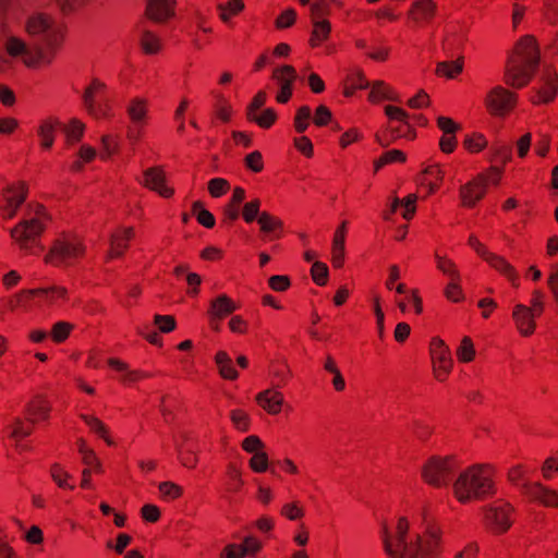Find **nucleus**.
<instances>
[{
	"label": "nucleus",
	"mask_w": 558,
	"mask_h": 558,
	"mask_svg": "<svg viewBox=\"0 0 558 558\" xmlns=\"http://www.w3.org/2000/svg\"><path fill=\"white\" fill-rule=\"evenodd\" d=\"M408 531L409 522L404 517L399 518L393 533L384 527L385 550L391 558H438L441 555L442 532L439 526L428 525L423 534L410 543L407 542Z\"/></svg>",
	"instance_id": "obj_1"
},
{
	"label": "nucleus",
	"mask_w": 558,
	"mask_h": 558,
	"mask_svg": "<svg viewBox=\"0 0 558 558\" xmlns=\"http://www.w3.org/2000/svg\"><path fill=\"white\" fill-rule=\"evenodd\" d=\"M62 46L61 37H8L0 47V73L11 66L13 60L26 68L38 70L49 66Z\"/></svg>",
	"instance_id": "obj_2"
},
{
	"label": "nucleus",
	"mask_w": 558,
	"mask_h": 558,
	"mask_svg": "<svg viewBox=\"0 0 558 558\" xmlns=\"http://www.w3.org/2000/svg\"><path fill=\"white\" fill-rule=\"evenodd\" d=\"M494 464L482 463L461 472L452 485L453 496L460 504L482 501L496 495Z\"/></svg>",
	"instance_id": "obj_3"
},
{
	"label": "nucleus",
	"mask_w": 558,
	"mask_h": 558,
	"mask_svg": "<svg viewBox=\"0 0 558 558\" xmlns=\"http://www.w3.org/2000/svg\"><path fill=\"white\" fill-rule=\"evenodd\" d=\"M539 60L541 51L535 37H521L508 58L505 83L518 89L525 87L534 77Z\"/></svg>",
	"instance_id": "obj_4"
},
{
	"label": "nucleus",
	"mask_w": 558,
	"mask_h": 558,
	"mask_svg": "<svg viewBox=\"0 0 558 558\" xmlns=\"http://www.w3.org/2000/svg\"><path fill=\"white\" fill-rule=\"evenodd\" d=\"M32 213L11 230L12 239L20 248L29 254H39L43 246L39 245V238L43 234L49 217L46 208L40 204L31 205Z\"/></svg>",
	"instance_id": "obj_5"
},
{
	"label": "nucleus",
	"mask_w": 558,
	"mask_h": 558,
	"mask_svg": "<svg viewBox=\"0 0 558 558\" xmlns=\"http://www.w3.org/2000/svg\"><path fill=\"white\" fill-rule=\"evenodd\" d=\"M85 255V246L80 236L73 233L60 234L45 256V263L54 267H69Z\"/></svg>",
	"instance_id": "obj_6"
},
{
	"label": "nucleus",
	"mask_w": 558,
	"mask_h": 558,
	"mask_svg": "<svg viewBox=\"0 0 558 558\" xmlns=\"http://www.w3.org/2000/svg\"><path fill=\"white\" fill-rule=\"evenodd\" d=\"M385 113L389 118V125L386 130L376 133V142L383 146H389L398 138L414 140L415 130L409 123V114L402 108L388 105Z\"/></svg>",
	"instance_id": "obj_7"
},
{
	"label": "nucleus",
	"mask_w": 558,
	"mask_h": 558,
	"mask_svg": "<svg viewBox=\"0 0 558 558\" xmlns=\"http://www.w3.org/2000/svg\"><path fill=\"white\" fill-rule=\"evenodd\" d=\"M459 463L453 456H433L422 466L421 476L424 483L435 488L447 486L453 478Z\"/></svg>",
	"instance_id": "obj_8"
},
{
	"label": "nucleus",
	"mask_w": 558,
	"mask_h": 558,
	"mask_svg": "<svg viewBox=\"0 0 558 558\" xmlns=\"http://www.w3.org/2000/svg\"><path fill=\"white\" fill-rule=\"evenodd\" d=\"M107 85L99 78H93L83 93V106L95 119L111 116V105L107 99Z\"/></svg>",
	"instance_id": "obj_9"
},
{
	"label": "nucleus",
	"mask_w": 558,
	"mask_h": 558,
	"mask_svg": "<svg viewBox=\"0 0 558 558\" xmlns=\"http://www.w3.org/2000/svg\"><path fill=\"white\" fill-rule=\"evenodd\" d=\"M513 512L510 502L498 499L484 507V525L494 534H504L513 523Z\"/></svg>",
	"instance_id": "obj_10"
},
{
	"label": "nucleus",
	"mask_w": 558,
	"mask_h": 558,
	"mask_svg": "<svg viewBox=\"0 0 558 558\" xmlns=\"http://www.w3.org/2000/svg\"><path fill=\"white\" fill-rule=\"evenodd\" d=\"M537 86L531 90L530 101L535 105H547L558 94V73L551 65H545L538 77Z\"/></svg>",
	"instance_id": "obj_11"
},
{
	"label": "nucleus",
	"mask_w": 558,
	"mask_h": 558,
	"mask_svg": "<svg viewBox=\"0 0 558 558\" xmlns=\"http://www.w3.org/2000/svg\"><path fill=\"white\" fill-rule=\"evenodd\" d=\"M429 353L433 363L434 376L438 381H445L452 369V359L449 348L444 340L434 337L430 340Z\"/></svg>",
	"instance_id": "obj_12"
},
{
	"label": "nucleus",
	"mask_w": 558,
	"mask_h": 558,
	"mask_svg": "<svg viewBox=\"0 0 558 558\" xmlns=\"http://www.w3.org/2000/svg\"><path fill=\"white\" fill-rule=\"evenodd\" d=\"M518 95L502 86H495L485 98L488 112L495 117L508 114L517 105Z\"/></svg>",
	"instance_id": "obj_13"
},
{
	"label": "nucleus",
	"mask_w": 558,
	"mask_h": 558,
	"mask_svg": "<svg viewBox=\"0 0 558 558\" xmlns=\"http://www.w3.org/2000/svg\"><path fill=\"white\" fill-rule=\"evenodd\" d=\"M27 185L19 181L4 189L0 195V215L4 219H11L15 216L20 206L27 197Z\"/></svg>",
	"instance_id": "obj_14"
},
{
	"label": "nucleus",
	"mask_w": 558,
	"mask_h": 558,
	"mask_svg": "<svg viewBox=\"0 0 558 558\" xmlns=\"http://www.w3.org/2000/svg\"><path fill=\"white\" fill-rule=\"evenodd\" d=\"M522 494L547 508H558V490L539 482L523 483Z\"/></svg>",
	"instance_id": "obj_15"
},
{
	"label": "nucleus",
	"mask_w": 558,
	"mask_h": 558,
	"mask_svg": "<svg viewBox=\"0 0 558 558\" xmlns=\"http://www.w3.org/2000/svg\"><path fill=\"white\" fill-rule=\"evenodd\" d=\"M272 80H275L280 89L276 96L279 104H287L293 94V83L296 80V71L292 65H282L272 72Z\"/></svg>",
	"instance_id": "obj_16"
},
{
	"label": "nucleus",
	"mask_w": 558,
	"mask_h": 558,
	"mask_svg": "<svg viewBox=\"0 0 558 558\" xmlns=\"http://www.w3.org/2000/svg\"><path fill=\"white\" fill-rule=\"evenodd\" d=\"M21 296L25 299H40L48 304H58L69 299V291L62 286H50L45 288H36L23 290Z\"/></svg>",
	"instance_id": "obj_17"
},
{
	"label": "nucleus",
	"mask_w": 558,
	"mask_h": 558,
	"mask_svg": "<svg viewBox=\"0 0 558 558\" xmlns=\"http://www.w3.org/2000/svg\"><path fill=\"white\" fill-rule=\"evenodd\" d=\"M486 194V177L477 175L460 187L461 204L464 207H474Z\"/></svg>",
	"instance_id": "obj_18"
},
{
	"label": "nucleus",
	"mask_w": 558,
	"mask_h": 558,
	"mask_svg": "<svg viewBox=\"0 0 558 558\" xmlns=\"http://www.w3.org/2000/svg\"><path fill=\"white\" fill-rule=\"evenodd\" d=\"M135 238V230L133 227H119L110 236V248L108 258H119L124 255L129 248L130 242Z\"/></svg>",
	"instance_id": "obj_19"
},
{
	"label": "nucleus",
	"mask_w": 558,
	"mask_h": 558,
	"mask_svg": "<svg viewBox=\"0 0 558 558\" xmlns=\"http://www.w3.org/2000/svg\"><path fill=\"white\" fill-rule=\"evenodd\" d=\"M144 186L165 198H170L174 194V190L166 184V174L160 167H151L144 171Z\"/></svg>",
	"instance_id": "obj_20"
},
{
	"label": "nucleus",
	"mask_w": 558,
	"mask_h": 558,
	"mask_svg": "<svg viewBox=\"0 0 558 558\" xmlns=\"http://www.w3.org/2000/svg\"><path fill=\"white\" fill-rule=\"evenodd\" d=\"M539 317L529 306L517 304L513 307L512 319L519 333L523 337H529L534 333L536 328L535 318Z\"/></svg>",
	"instance_id": "obj_21"
},
{
	"label": "nucleus",
	"mask_w": 558,
	"mask_h": 558,
	"mask_svg": "<svg viewBox=\"0 0 558 558\" xmlns=\"http://www.w3.org/2000/svg\"><path fill=\"white\" fill-rule=\"evenodd\" d=\"M175 0H147L145 14L156 23H165L174 16Z\"/></svg>",
	"instance_id": "obj_22"
},
{
	"label": "nucleus",
	"mask_w": 558,
	"mask_h": 558,
	"mask_svg": "<svg viewBox=\"0 0 558 558\" xmlns=\"http://www.w3.org/2000/svg\"><path fill=\"white\" fill-rule=\"evenodd\" d=\"M255 401L268 414L277 415L282 410L284 398L279 389L271 387L258 392Z\"/></svg>",
	"instance_id": "obj_23"
},
{
	"label": "nucleus",
	"mask_w": 558,
	"mask_h": 558,
	"mask_svg": "<svg viewBox=\"0 0 558 558\" xmlns=\"http://www.w3.org/2000/svg\"><path fill=\"white\" fill-rule=\"evenodd\" d=\"M484 260L501 276L509 280L512 287L518 288L520 277L517 269L501 255L489 252Z\"/></svg>",
	"instance_id": "obj_24"
},
{
	"label": "nucleus",
	"mask_w": 558,
	"mask_h": 558,
	"mask_svg": "<svg viewBox=\"0 0 558 558\" xmlns=\"http://www.w3.org/2000/svg\"><path fill=\"white\" fill-rule=\"evenodd\" d=\"M257 223L264 240L272 241L281 238L283 232V221L279 217L270 214L269 211H262Z\"/></svg>",
	"instance_id": "obj_25"
},
{
	"label": "nucleus",
	"mask_w": 558,
	"mask_h": 558,
	"mask_svg": "<svg viewBox=\"0 0 558 558\" xmlns=\"http://www.w3.org/2000/svg\"><path fill=\"white\" fill-rule=\"evenodd\" d=\"M238 305L227 294H220L210 302L208 310L209 323L221 320L236 311Z\"/></svg>",
	"instance_id": "obj_26"
},
{
	"label": "nucleus",
	"mask_w": 558,
	"mask_h": 558,
	"mask_svg": "<svg viewBox=\"0 0 558 558\" xmlns=\"http://www.w3.org/2000/svg\"><path fill=\"white\" fill-rule=\"evenodd\" d=\"M328 5L324 0H316L311 5V16L314 26L312 35H328L331 32L330 23L325 20Z\"/></svg>",
	"instance_id": "obj_27"
},
{
	"label": "nucleus",
	"mask_w": 558,
	"mask_h": 558,
	"mask_svg": "<svg viewBox=\"0 0 558 558\" xmlns=\"http://www.w3.org/2000/svg\"><path fill=\"white\" fill-rule=\"evenodd\" d=\"M51 407L49 401L41 395H36L26 407V416L33 423L46 421L49 417Z\"/></svg>",
	"instance_id": "obj_28"
},
{
	"label": "nucleus",
	"mask_w": 558,
	"mask_h": 558,
	"mask_svg": "<svg viewBox=\"0 0 558 558\" xmlns=\"http://www.w3.org/2000/svg\"><path fill=\"white\" fill-rule=\"evenodd\" d=\"M126 113L133 124L145 125L148 119V100L134 97L126 105Z\"/></svg>",
	"instance_id": "obj_29"
},
{
	"label": "nucleus",
	"mask_w": 558,
	"mask_h": 558,
	"mask_svg": "<svg viewBox=\"0 0 558 558\" xmlns=\"http://www.w3.org/2000/svg\"><path fill=\"white\" fill-rule=\"evenodd\" d=\"M108 365L117 372L123 373L121 381L125 385L134 384L149 376L147 373L140 369L130 371L125 362L116 357H110Z\"/></svg>",
	"instance_id": "obj_30"
},
{
	"label": "nucleus",
	"mask_w": 558,
	"mask_h": 558,
	"mask_svg": "<svg viewBox=\"0 0 558 558\" xmlns=\"http://www.w3.org/2000/svg\"><path fill=\"white\" fill-rule=\"evenodd\" d=\"M210 95L214 98V113L222 122H229L232 114V107L228 98L219 90H211Z\"/></svg>",
	"instance_id": "obj_31"
},
{
	"label": "nucleus",
	"mask_w": 558,
	"mask_h": 558,
	"mask_svg": "<svg viewBox=\"0 0 558 558\" xmlns=\"http://www.w3.org/2000/svg\"><path fill=\"white\" fill-rule=\"evenodd\" d=\"M59 121L52 118L44 120L38 128V136L40 145L44 149H50L54 142V132L59 125Z\"/></svg>",
	"instance_id": "obj_32"
},
{
	"label": "nucleus",
	"mask_w": 558,
	"mask_h": 558,
	"mask_svg": "<svg viewBox=\"0 0 558 558\" xmlns=\"http://www.w3.org/2000/svg\"><path fill=\"white\" fill-rule=\"evenodd\" d=\"M215 361L222 378L228 380H234L238 378V371L233 366V362L229 354L225 351L217 352Z\"/></svg>",
	"instance_id": "obj_33"
},
{
	"label": "nucleus",
	"mask_w": 558,
	"mask_h": 558,
	"mask_svg": "<svg viewBox=\"0 0 558 558\" xmlns=\"http://www.w3.org/2000/svg\"><path fill=\"white\" fill-rule=\"evenodd\" d=\"M80 417L89 427L90 432L95 433L98 437L102 438L108 446H114V441L109 435V429L102 423V421H100L96 416L83 414V413L80 415Z\"/></svg>",
	"instance_id": "obj_34"
},
{
	"label": "nucleus",
	"mask_w": 558,
	"mask_h": 558,
	"mask_svg": "<svg viewBox=\"0 0 558 558\" xmlns=\"http://www.w3.org/2000/svg\"><path fill=\"white\" fill-rule=\"evenodd\" d=\"M436 268L447 276L449 280H461V275L456 263L445 255H440L437 251L434 254Z\"/></svg>",
	"instance_id": "obj_35"
},
{
	"label": "nucleus",
	"mask_w": 558,
	"mask_h": 558,
	"mask_svg": "<svg viewBox=\"0 0 558 558\" xmlns=\"http://www.w3.org/2000/svg\"><path fill=\"white\" fill-rule=\"evenodd\" d=\"M368 99L372 102H379L381 100H396V94L392 88L383 81H375L372 84Z\"/></svg>",
	"instance_id": "obj_36"
},
{
	"label": "nucleus",
	"mask_w": 558,
	"mask_h": 558,
	"mask_svg": "<svg viewBox=\"0 0 558 558\" xmlns=\"http://www.w3.org/2000/svg\"><path fill=\"white\" fill-rule=\"evenodd\" d=\"M272 388L280 389L290 378V369L286 363H275L269 371Z\"/></svg>",
	"instance_id": "obj_37"
},
{
	"label": "nucleus",
	"mask_w": 558,
	"mask_h": 558,
	"mask_svg": "<svg viewBox=\"0 0 558 558\" xmlns=\"http://www.w3.org/2000/svg\"><path fill=\"white\" fill-rule=\"evenodd\" d=\"M246 119L250 122L256 123L262 129H270L276 120L277 113L272 108L264 109L260 113H246Z\"/></svg>",
	"instance_id": "obj_38"
},
{
	"label": "nucleus",
	"mask_w": 558,
	"mask_h": 558,
	"mask_svg": "<svg viewBox=\"0 0 558 558\" xmlns=\"http://www.w3.org/2000/svg\"><path fill=\"white\" fill-rule=\"evenodd\" d=\"M436 10V3L433 0H417L413 4L411 11L412 17L415 21L430 19Z\"/></svg>",
	"instance_id": "obj_39"
},
{
	"label": "nucleus",
	"mask_w": 558,
	"mask_h": 558,
	"mask_svg": "<svg viewBox=\"0 0 558 558\" xmlns=\"http://www.w3.org/2000/svg\"><path fill=\"white\" fill-rule=\"evenodd\" d=\"M463 70V60L461 58L454 61H444L438 63L436 73L439 76H445L447 78L457 77Z\"/></svg>",
	"instance_id": "obj_40"
},
{
	"label": "nucleus",
	"mask_w": 558,
	"mask_h": 558,
	"mask_svg": "<svg viewBox=\"0 0 558 558\" xmlns=\"http://www.w3.org/2000/svg\"><path fill=\"white\" fill-rule=\"evenodd\" d=\"M312 119V109L307 105H303L298 108L294 119L293 128L299 134H303L310 126Z\"/></svg>",
	"instance_id": "obj_41"
},
{
	"label": "nucleus",
	"mask_w": 558,
	"mask_h": 558,
	"mask_svg": "<svg viewBox=\"0 0 558 558\" xmlns=\"http://www.w3.org/2000/svg\"><path fill=\"white\" fill-rule=\"evenodd\" d=\"M527 473H529V468L525 464L519 463V464L511 466L508 470L507 480L511 485L520 487V489L522 490V484L530 483L526 480Z\"/></svg>",
	"instance_id": "obj_42"
},
{
	"label": "nucleus",
	"mask_w": 558,
	"mask_h": 558,
	"mask_svg": "<svg viewBox=\"0 0 558 558\" xmlns=\"http://www.w3.org/2000/svg\"><path fill=\"white\" fill-rule=\"evenodd\" d=\"M192 213L195 215L197 222L203 227L210 229L215 226L216 219L214 215L203 207V203L201 201L193 203Z\"/></svg>",
	"instance_id": "obj_43"
},
{
	"label": "nucleus",
	"mask_w": 558,
	"mask_h": 558,
	"mask_svg": "<svg viewBox=\"0 0 558 558\" xmlns=\"http://www.w3.org/2000/svg\"><path fill=\"white\" fill-rule=\"evenodd\" d=\"M457 359L461 363H470L475 357V349L473 341L470 337L465 336L462 338L457 351Z\"/></svg>",
	"instance_id": "obj_44"
},
{
	"label": "nucleus",
	"mask_w": 558,
	"mask_h": 558,
	"mask_svg": "<svg viewBox=\"0 0 558 558\" xmlns=\"http://www.w3.org/2000/svg\"><path fill=\"white\" fill-rule=\"evenodd\" d=\"M262 201L259 198H253L243 205L241 215L246 223H252L259 219Z\"/></svg>",
	"instance_id": "obj_45"
},
{
	"label": "nucleus",
	"mask_w": 558,
	"mask_h": 558,
	"mask_svg": "<svg viewBox=\"0 0 558 558\" xmlns=\"http://www.w3.org/2000/svg\"><path fill=\"white\" fill-rule=\"evenodd\" d=\"M50 476L60 488L74 489V486L69 483L72 476L59 463L50 466Z\"/></svg>",
	"instance_id": "obj_46"
},
{
	"label": "nucleus",
	"mask_w": 558,
	"mask_h": 558,
	"mask_svg": "<svg viewBox=\"0 0 558 558\" xmlns=\"http://www.w3.org/2000/svg\"><path fill=\"white\" fill-rule=\"evenodd\" d=\"M34 424L28 418L26 421L16 418L12 424L11 437L17 441L28 437L34 430Z\"/></svg>",
	"instance_id": "obj_47"
},
{
	"label": "nucleus",
	"mask_w": 558,
	"mask_h": 558,
	"mask_svg": "<svg viewBox=\"0 0 558 558\" xmlns=\"http://www.w3.org/2000/svg\"><path fill=\"white\" fill-rule=\"evenodd\" d=\"M230 420L235 429L245 433L250 430L251 417L248 413L242 409H234L230 412Z\"/></svg>",
	"instance_id": "obj_48"
},
{
	"label": "nucleus",
	"mask_w": 558,
	"mask_h": 558,
	"mask_svg": "<svg viewBox=\"0 0 558 558\" xmlns=\"http://www.w3.org/2000/svg\"><path fill=\"white\" fill-rule=\"evenodd\" d=\"M28 35H39L52 29L51 21L44 15H37L28 21Z\"/></svg>",
	"instance_id": "obj_49"
},
{
	"label": "nucleus",
	"mask_w": 558,
	"mask_h": 558,
	"mask_svg": "<svg viewBox=\"0 0 558 558\" xmlns=\"http://www.w3.org/2000/svg\"><path fill=\"white\" fill-rule=\"evenodd\" d=\"M463 146L469 153H480L487 146V140L481 133H472L465 136Z\"/></svg>",
	"instance_id": "obj_50"
},
{
	"label": "nucleus",
	"mask_w": 558,
	"mask_h": 558,
	"mask_svg": "<svg viewBox=\"0 0 558 558\" xmlns=\"http://www.w3.org/2000/svg\"><path fill=\"white\" fill-rule=\"evenodd\" d=\"M138 47L143 53L153 56L162 50L163 43L160 37H140Z\"/></svg>",
	"instance_id": "obj_51"
},
{
	"label": "nucleus",
	"mask_w": 558,
	"mask_h": 558,
	"mask_svg": "<svg viewBox=\"0 0 558 558\" xmlns=\"http://www.w3.org/2000/svg\"><path fill=\"white\" fill-rule=\"evenodd\" d=\"M228 481V489L232 493H238L241 490L244 482L242 480L241 470L234 464L230 463L227 469Z\"/></svg>",
	"instance_id": "obj_52"
},
{
	"label": "nucleus",
	"mask_w": 558,
	"mask_h": 558,
	"mask_svg": "<svg viewBox=\"0 0 558 558\" xmlns=\"http://www.w3.org/2000/svg\"><path fill=\"white\" fill-rule=\"evenodd\" d=\"M243 8L244 3L242 0H229L227 3H221L218 5L219 15L226 23L232 15L241 12Z\"/></svg>",
	"instance_id": "obj_53"
},
{
	"label": "nucleus",
	"mask_w": 558,
	"mask_h": 558,
	"mask_svg": "<svg viewBox=\"0 0 558 558\" xmlns=\"http://www.w3.org/2000/svg\"><path fill=\"white\" fill-rule=\"evenodd\" d=\"M161 497L166 500H175L183 495V488L173 482H161L158 486Z\"/></svg>",
	"instance_id": "obj_54"
},
{
	"label": "nucleus",
	"mask_w": 558,
	"mask_h": 558,
	"mask_svg": "<svg viewBox=\"0 0 558 558\" xmlns=\"http://www.w3.org/2000/svg\"><path fill=\"white\" fill-rule=\"evenodd\" d=\"M178 457H179L181 464L184 468H187V469L196 468L198 458H197L195 450L192 447H190L189 445L179 447Z\"/></svg>",
	"instance_id": "obj_55"
},
{
	"label": "nucleus",
	"mask_w": 558,
	"mask_h": 558,
	"mask_svg": "<svg viewBox=\"0 0 558 558\" xmlns=\"http://www.w3.org/2000/svg\"><path fill=\"white\" fill-rule=\"evenodd\" d=\"M407 159L405 154L399 149H391L384 153L378 160L375 161V170H379L381 167L392 162H404Z\"/></svg>",
	"instance_id": "obj_56"
},
{
	"label": "nucleus",
	"mask_w": 558,
	"mask_h": 558,
	"mask_svg": "<svg viewBox=\"0 0 558 558\" xmlns=\"http://www.w3.org/2000/svg\"><path fill=\"white\" fill-rule=\"evenodd\" d=\"M412 432L418 440L426 441L433 435L434 426L426 421L415 420L412 424Z\"/></svg>",
	"instance_id": "obj_57"
},
{
	"label": "nucleus",
	"mask_w": 558,
	"mask_h": 558,
	"mask_svg": "<svg viewBox=\"0 0 558 558\" xmlns=\"http://www.w3.org/2000/svg\"><path fill=\"white\" fill-rule=\"evenodd\" d=\"M74 326L68 322H58L51 328V338L54 342L61 343L68 339Z\"/></svg>",
	"instance_id": "obj_58"
},
{
	"label": "nucleus",
	"mask_w": 558,
	"mask_h": 558,
	"mask_svg": "<svg viewBox=\"0 0 558 558\" xmlns=\"http://www.w3.org/2000/svg\"><path fill=\"white\" fill-rule=\"evenodd\" d=\"M389 52L390 47L383 43L372 40V45L369 46V49L366 51V54L375 61L383 62L388 59Z\"/></svg>",
	"instance_id": "obj_59"
},
{
	"label": "nucleus",
	"mask_w": 558,
	"mask_h": 558,
	"mask_svg": "<svg viewBox=\"0 0 558 558\" xmlns=\"http://www.w3.org/2000/svg\"><path fill=\"white\" fill-rule=\"evenodd\" d=\"M311 276L317 286H325L328 281V267L325 263L315 262L311 268Z\"/></svg>",
	"instance_id": "obj_60"
},
{
	"label": "nucleus",
	"mask_w": 558,
	"mask_h": 558,
	"mask_svg": "<svg viewBox=\"0 0 558 558\" xmlns=\"http://www.w3.org/2000/svg\"><path fill=\"white\" fill-rule=\"evenodd\" d=\"M229 190L230 183L223 178H214L208 182V192L215 198L221 197Z\"/></svg>",
	"instance_id": "obj_61"
},
{
	"label": "nucleus",
	"mask_w": 558,
	"mask_h": 558,
	"mask_svg": "<svg viewBox=\"0 0 558 558\" xmlns=\"http://www.w3.org/2000/svg\"><path fill=\"white\" fill-rule=\"evenodd\" d=\"M101 151H100V158L102 160L109 159L113 154L118 150V140L113 135H104L101 137Z\"/></svg>",
	"instance_id": "obj_62"
},
{
	"label": "nucleus",
	"mask_w": 558,
	"mask_h": 558,
	"mask_svg": "<svg viewBox=\"0 0 558 558\" xmlns=\"http://www.w3.org/2000/svg\"><path fill=\"white\" fill-rule=\"evenodd\" d=\"M281 515L288 520L295 521L304 517V509L299 501L289 502L282 506Z\"/></svg>",
	"instance_id": "obj_63"
},
{
	"label": "nucleus",
	"mask_w": 558,
	"mask_h": 558,
	"mask_svg": "<svg viewBox=\"0 0 558 558\" xmlns=\"http://www.w3.org/2000/svg\"><path fill=\"white\" fill-rule=\"evenodd\" d=\"M331 120H332L331 110L325 105H319L316 108L315 113L313 116L314 124L318 128H323V126L328 125L331 122Z\"/></svg>",
	"instance_id": "obj_64"
}]
</instances>
